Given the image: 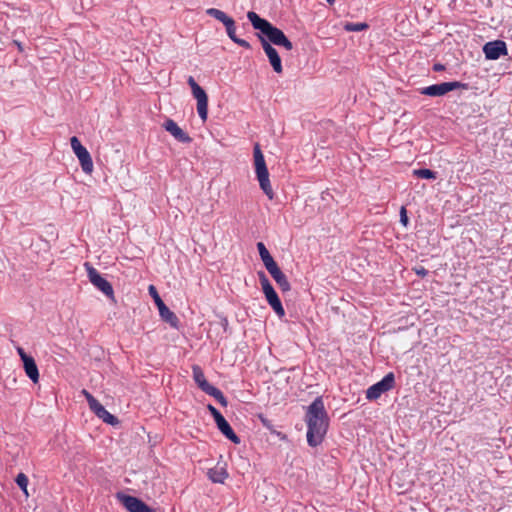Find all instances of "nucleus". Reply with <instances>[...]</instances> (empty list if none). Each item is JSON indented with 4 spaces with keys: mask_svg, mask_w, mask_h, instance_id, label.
Returning <instances> with one entry per match:
<instances>
[{
    "mask_svg": "<svg viewBox=\"0 0 512 512\" xmlns=\"http://www.w3.org/2000/svg\"><path fill=\"white\" fill-rule=\"evenodd\" d=\"M261 46L267 55L269 62L275 73L281 74L283 72L281 58L277 50L267 41V39L259 35Z\"/></svg>",
    "mask_w": 512,
    "mask_h": 512,
    "instance_id": "nucleus-13",
    "label": "nucleus"
},
{
    "mask_svg": "<svg viewBox=\"0 0 512 512\" xmlns=\"http://www.w3.org/2000/svg\"><path fill=\"white\" fill-rule=\"evenodd\" d=\"M274 281L277 283L282 292H288L291 290L290 283L286 275L281 271L278 265L267 270Z\"/></svg>",
    "mask_w": 512,
    "mask_h": 512,
    "instance_id": "nucleus-16",
    "label": "nucleus"
},
{
    "mask_svg": "<svg viewBox=\"0 0 512 512\" xmlns=\"http://www.w3.org/2000/svg\"><path fill=\"white\" fill-rule=\"evenodd\" d=\"M82 394L85 396L91 411H93L100 404V402L87 390H82Z\"/></svg>",
    "mask_w": 512,
    "mask_h": 512,
    "instance_id": "nucleus-31",
    "label": "nucleus"
},
{
    "mask_svg": "<svg viewBox=\"0 0 512 512\" xmlns=\"http://www.w3.org/2000/svg\"><path fill=\"white\" fill-rule=\"evenodd\" d=\"M395 378L392 372L388 373L383 379L374 385L370 386L366 391V398L368 400H376L383 393L391 390L394 386Z\"/></svg>",
    "mask_w": 512,
    "mask_h": 512,
    "instance_id": "nucleus-11",
    "label": "nucleus"
},
{
    "mask_svg": "<svg viewBox=\"0 0 512 512\" xmlns=\"http://www.w3.org/2000/svg\"><path fill=\"white\" fill-rule=\"evenodd\" d=\"M247 17L251 22L254 29L260 30L262 34H264L267 38V41L276 46H282L287 51H291L293 49L292 42L286 37L284 32L273 26L269 21L259 17V15L253 11L247 13Z\"/></svg>",
    "mask_w": 512,
    "mask_h": 512,
    "instance_id": "nucleus-2",
    "label": "nucleus"
},
{
    "mask_svg": "<svg viewBox=\"0 0 512 512\" xmlns=\"http://www.w3.org/2000/svg\"><path fill=\"white\" fill-rule=\"evenodd\" d=\"M367 28H368V24L362 23V22H359V23L347 22L344 25V29L348 32H360V31L366 30Z\"/></svg>",
    "mask_w": 512,
    "mask_h": 512,
    "instance_id": "nucleus-28",
    "label": "nucleus"
},
{
    "mask_svg": "<svg viewBox=\"0 0 512 512\" xmlns=\"http://www.w3.org/2000/svg\"><path fill=\"white\" fill-rule=\"evenodd\" d=\"M207 15L217 19L218 21L222 22L224 25L228 23L232 18L226 15L223 11L217 9V8H209L206 10Z\"/></svg>",
    "mask_w": 512,
    "mask_h": 512,
    "instance_id": "nucleus-24",
    "label": "nucleus"
},
{
    "mask_svg": "<svg viewBox=\"0 0 512 512\" xmlns=\"http://www.w3.org/2000/svg\"><path fill=\"white\" fill-rule=\"evenodd\" d=\"M413 174L417 176L418 178L422 179H436V172L430 170V169H416L413 171Z\"/></svg>",
    "mask_w": 512,
    "mask_h": 512,
    "instance_id": "nucleus-27",
    "label": "nucleus"
},
{
    "mask_svg": "<svg viewBox=\"0 0 512 512\" xmlns=\"http://www.w3.org/2000/svg\"><path fill=\"white\" fill-rule=\"evenodd\" d=\"M84 267L89 281L108 298L114 300V290L110 282L101 276V274L89 263L85 262Z\"/></svg>",
    "mask_w": 512,
    "mask_h": 512,
    "instance_id": "nucleus-8",
    "label": "nucleus"
},
{
    "mask_svg": "<svg viewBox=\"0 0 512 512\" xmlns=\"http://www.w3.org/2000/svg\"><path fill=\"white\" fill-rule=\"evenodd\" d=\"M400 221L404 226H406L408 224L407 211L404 206H402L401 210H400Z\"/></svg>",
    "mask_w": 512,
    "mask_h": 512,
    "instance_id": "nucleus-35",
    "label": "nucleus"
},
{
    "mask_svg": "<svg viewBox=\"0 0 512 512\" xmlns=\"http://www.w3.org/2000/svg\"><path fill=\"white\" fill-rule=\"evenodd\" d=\"M208 408H209L211 414L213 415L216 423H218L219 421L224 419L223 415L214 406L209 405Z\"/></svg>",
    "mask_w": 512,
    "mask_h": 512,
    "instance_id": "nucleus-34",
    "label": "nucleus"
},
{
    "mask_svg": "<svg viewBox=\"0 0 512 512\" xmlns=\"http://www.w3.org/2000/svg\"><path fill=\"white\" fill-rule=\"evenodd\" d=\"M164 129L169 132L176 140H178L181 143H190L192 141V138L184 132L178 124L172 120L167 119L163 124Z\"/></svg>",
    "mask_w": 512,
    "mask_h": 512,
    "instance_id": "nucleus-15",
    "label": "nucleus"
},
{
    "mask_svg": "<svg viewBox=\"0 0 512 512\" xmlns=\"http://www.w3.org/2000/svg\"><path fill=\"white\" fill-rule=\"evenodd\" d=\"M259 278L267 302L279 317H283L285 310L273 286L263 272L259 273Z\"/></svg>",
    "mask_w": 512,
    "mask_h": 512,
    "instance_id": "nucleus-7",
    "label": "nucleus"
},
{
    "mask_svg": "<svg viewBox=\"0 0 512 512\" xmlns=\"http://www.w3.org/2000/svg\"><path fill=\"white\" fill-rule=\"evenodd\" d=\"M80 166L84 173L91 174L93 172V161L88 150L77 156Z\"/></svg>",
    "mask_w": 512,
    "mask_h": 512,
    "instance_id": "nucleus-23",
    "label": "nucleus"
},
{
    "mask_svg": "<svg viewBox=\"0 0 512 512\" xmlns=\"http://www.w3.org/2000/svg\"><path fill=\"white\" fill-rule=\"evenodd\" d=\"M17 353L19 354L21 360L24 362V359H29L31 356L27 355L22 347L17 348Z\"/></svg>",
    "mask_w": 512,
    "mask_h": 512,
    "instance_id": "nucleus-38",
    "label": "nucleus"
},
{
    "mask_svg": "<svg viewBox=\"0 0 512 512\" xmlns=\"http://www.w3.org/2000/svg\"><path fill=\"white\" fill-rule=\"evenodd\" d=\"M307 442L311 447L320 445L327 433L329 417L321 397H317L307 408Z\"/></svg>",
    "mask_w": 512,
    "mask_h": 512,
    "instance_id": "nucleus-1",
    "label": "nucleus"
},
{
    "mask_svg": "<svg viewBox=\"0 0 512 512\" xmlns=\"http://www.w3.org/2000/svg\"><path fill=\"white\" fill-rule=\"evenodd\" d=\"M92 412L107 424L116 425L119 422L117 417L108 412L101 403Z\"/></svg>",
    "mask_w": 512,
    "mask_h": 512,
    "instance_id": "nucleus-20",
    "label": "nucleus"
},
{
    "mask_svg": "<svg viewBox=\"0 0 512 512\" xmlns=\"http://www.w3.org/2000/svg\"><path fill=\"white\" fill-rule=\"evenodd\" d=\"M225 28H226V32L229 36V38L234 42V39H237L238 37L236 36V27H235V21L233 19H231L230 21H228V23H226V25H224Z\"/></svg>",
    "mask_w": 512,
    "mask_h": 512,
    "instance_id": "nucleus-33",
    "label": "nucleus"
},
{
    "mask_svg": "<svg viewBox=\"0 0 512 512\" xmlns=\"http://www.w3.org/2000/svg\"><path fill=\"white\" fill-rule=\"evenodd\" d=\"M70 144H71V148H72V150H73V152L75 153L76 156H79L80 154H82L83 152H86V150H87L81 144L80 140L76 136H73L70 139Z\"/></svg>",
    "mask_w": 512,
    "mask_h": 512,
    "instance_id": "nucleus-29",
    "label": "nucleus"
},
{
    "mask_svg": "<svg viewBox=\"0 0 512 512\" xmlns=\"http://www.w3.org/2000/svg\"><path fill=\"white\" fill-rule=\"evenodd\" d=\"M192 375H193L194 381L197 383L198 387L202 391L206 392V391H208L209 387L212 386L206 380L204 372H203L202 368L199 365H193L192 366Z\"/></svg>",
    "mask_w": 512,
    "mask_h": 512,
    "instance_id": "nucleus-17",
    "label": "nucleus"
},
{
    "mask_svg": "<svg viewBox=\"0 0 512 512\" xmlns=\"http://www.w3.org/2000/svg\"><path fill=\"white\" fill-rule=\"evenodd\" d=\"M82 394L85 396L91 411H93L100 404V402L87 390H82Z\"/></svg>",
    "mask_w": 512,
    "mask_h": 512,
    "instance_id": "nucleus-32",
    "label": "nucleus"
},
{
    "mask_svg": "<svg viewBox=\"0 0 512 512\" xmlns=\"http://www.w3.org/2000/svg\"><path fill=\"white\" fill-rule=\"evenodd\" d=\"M247 17L251 22L254 29L260 30L262 34H264L267 38V41L276 46H282L287 51H291L293 49L292 42L286 37L284 32L273 26L269 21L259 17V15L253 11L247 13Z\"/></svg>",
    "mask_w": 512,
    "mask_h": 512,
    "instance_id": "nucleus-3",
    "label": "nucleus"
},
{
    "mask_svg": "<svg viewBox=\"0 0 512 512\" xmlns=\"http://www.w3.org/2000/svg\"><path fill=\"white\" fill-rule=\"evenodd\" d=\"M187 83L191 88V92L193 97L197 101V112L199 117L203 122L207 120L208 117V96L205 90L198 85L195 79L192 76H189L187 79Z\"/></svg>",
    "mask_w": 512,
    "mask_h": 512,
    "instance_id": "nucleus-6",
    "label": "nucleus"
},
{
    "mask_svg": "<svg viewBox=\"0 0 512 512\" xmlns=\"http://www.w3.org/2000/svg\"><path fill=\"white\" fill-rule=\"evenodd\" d=\"M247 17L251 22L254 29L260 30L262 34H264L267 38V41L276 46H282L287 51H291L293 49L292 42L286 37L284 32L273 26L269 21L259 17V15L253 11L247 13Z\"/></svg>",
    "mask_w": 512,
    "mask_h": 512,
    "instance_id": "nucleus-4",
    "label": "nucleus"
},
{
    "mask_svg": "<svg viewBox=\"0 0 512 512\" xmlns=\"http://www.w3.org/2000/svg\"><path fill=\"white\" fill-rule=\"evenodd\" d=\"M254 166L257 180L259 181L260 188L263 190L265 195L272 200L274 198V191L272 189L269 172L266 166L264 155L260 149L259 144H255L254 150Z\"/></svg>",
    "mask_w": 512,
    "mask_h": 512,
    "instance_id": "nucleus-5",
    "label": "nucleus"
},
{
    "mask_svg": "<svg viewBox=\"0 0 512 512\" xmlns=\"http://www.w3.org/2000/svg\"><path fill=\"white\" fill-rule=\"evenodd\" d=\"M413 271L420 277H425L428 274V270L423 266L414 267Z\"/></svg>",
    "mask_w": 512,
    "mask_h": 512,
    "instance_id": "nucleus-36",
    "label": "nucleus"
},
{
    "mask_svg": "<svg viewBox=\"0 0 512 512\" xmlns=\"http://www.w3.org/2000/svg\"><path fill=\"white\" fill-rule=\"evenodd\" d=\"M207 475L213 483H224L228 478L227 470L220 466L209 469Z\"/></svg>",
    "mask_w": 512,
    "mask_h": 512,
    "instance_id": "nucleus-21",
    "label": "nucleus"
},
{
    "mask_svg": "<svg viewBox=\"0 0 512 512\" xmlns=\"http://www.w3.org/2000/svg\"><path fill=\"white\" fill-rule=\"evenodd\" d=\"M468 85L466 83H462L459 81L453 82H443L439 84L430 85L421 89L420 93L422 95H427L431 97H438L447 94L450 91L456 89H467Z\"/></svg>",
    "mask_w": 512,
    "mask_h": 512,
    "instance_id": "nucleus-9",
    "label": "nucleus"
},
{
    "mask_svg": "<svg viewBox=\"0 0 512 512\" xmlns=\"http://www.w3.org/2000/svg\"><path fill=\"white\" fill-rule=\"evenodd\" d=\"M205 393L214 397L222 405L227 404L226 398L224 397L223 393L215 386L212 385L211 387H209L208 391H206Z\"/></svg>",
    "mask_w": 512,
    "mask_h": 512,
    "instance_id": "nucleus-25",
    "label": "nucleus"
},
{
    "mask_svg": "<svg viewBox=\"0 0 512 512\" xmlns=\"http://www.w3.org/2000/svg\"><path fill=\"white\" fill-rule=\"evenodd\" d=\"M23 364H24V369H25L26 375L30 378V380L33 383H38L39 371H38V367H37L33 357H31L29 359H24Z\"/></svg>",
    "mask_w": 512,
    "mask_h": 512,
    "instance_id": "nucleus-19",
    "label": "nucleus"
},
{
    "mask_svg": "<svg viewBox=\"0 0 512 512\" xmlns=\"http://www.w3.org/2000/svg\"><path fill=\"white\" fill-rule=\"evenodd\" d=\"M14 43L17 45V47H18L19 51H22V50H23V47H22V45H21V43H20V42H18V41H14Z\"/></svg>",
    "mask_w": 512,
    "mask_h": 512,
    "instance_id": "nucleus-40",
    "label": "nucleus"
},
{
    "mask_svg": "<svg viewBox=\"0 0 512 512\" xmlns=\"http://www.w3.org/2000/svg\"><path fill=\"white\" fill-rule=\"evenodd\" d=\"M258 252L260 255V258L267 270L273 268L274 266L278 265L273 257L270 255L269 251L267 250L266 246L262 242L257 243Z\"/></svg>",
    "mask_w": 512,
    "mask_h": 512,
    "instance_id": "nucleus-18",
    "label": "nucleus"
},
{
    "mask_svg": "<svg viewBox=\"0 0 512 512\" xmlns=\"http://www.w3.org/2000/svg\"><path fill=\"white\" fill-rule=\"evenodd\" d=\"M205 393L214 397L222 405L227 404L226 398L224 397L223 393L215 386L212 385L211 387H209L208 391H206Z\"/></svg>",
    "mask_w": 512,
    "mask_h": 512,
    "instance_id": "nucleus-26",
    "label": "nucleus"
},
{
    "mask_svg": "<svg viewBox=\"0 0 512 512\" xmlns=\"http://www.w3.org/2000/svg\"><path fill=\"white\" fill-rule=\"evenodd\" d=\"M444 69H445V68H444V65H442V64H440V63H436V64H434V66H433V70H434V71H437V72L442 71V70H444Z\"/></svg>",
    "mask_w": 512,
    "mask_h": 512,
    "instance_id": "nucleus-39",
    "label": "nucleus"
},
{
    "mask_svg": "<svg viewBox=\"0 0 512 512\" xmlns=\"http://www.w3.org/2000/svg\"><path fill=\"white\" fill-rule=\"evenodd\" d=\"M335 0H327L328 3L332 4Z\"/></svg>",
    "mask_w": 512,
    "mask_h": 512,
    "instance_id": "nucleus-41",
    "label": "nucleus"
},
{
    "mask_svg": "<svg viewBox=\"0 0 512 512\" xmlns=\"http://www.w3.org/2000/svg\"><path fill=\"white\" fill-rule=\"evenodd\" d=\"M216 424L218 429L222 432L223 435H225L226 438H228L235 444L240 443L239 437L235 434V432L233 431L230 424L226 421L225 418Z\"/></svg>",
    "mask_w": 512,
    "mask_h": 512,
    "instance_id": "nucleus-22",
    "label": "nucleus"
},
{
    "mask_svg": "<svg viewBox=\"0 0 512 512\" xmlns=\"http://www.w3.org/2000/svg\"><path fill=\"white\" fill-rule=\"evenodd\" d=\"M148 291L152 298L154 299L155 304L157 305V308L159 310V314L161 318L169 323L172 327H177L179 323L178 317L175 315L174 312H172L162 301L161 297L159 296L156 288L154 285H150L148 288Z\"/></svg>",
    "mask_w": 512,
    "mask_h": 512,
    "instance_id": "nucleus-10",
    "label": "nucleus"
},
{
    "mask_svg": "<svg viewBox=\"0 0 512 512\" xmlns=\"http://www.w3.org/2000/svg\"><path fill=\"white\" fill-rule=\"evenodd\" d=\"M234 43H236L239 46H241L243 48H246V49H250L251 48V45L249 44V42L244 40V39H241V38L234 39Z\"/></svg>",
    "mask_w": 512,
    "mask_h": 512,
    "instance_id": "nucleus-37",
    "label": "nucleus"
},
{
    "mask_svg": "<svg viewBox=\"0 0 512 512\" xmlns=\"http://www.w3.org/2000/svg\"><path fill=\"white\" fill-rule=\"evenodd\" d=\"M28 477L24 473H19L16 477V483L21 488L26 496H28L27 486H28Z\"/></svg>",
    "mask_w": 512,
    "mask_h": 512,
    "instance_id": "nucleus-30",
    "label": "nucleus"
},
{
    "mask_svg": "<svg viewBox=\"0 0 512 512\" xmlns=\"http://www.w3.org/2000/svg\"><path fill=\"white\" fill-rule=\"evenodd\" d=\"M117 498L129 512H155L137 497L118 493Z\"/></svg>",
    "mask_w": 512,
    "mask_h": 512,
    "instance_id": "nucleus-12",
    "label": "nucleus"
},
{
    "mask_svg": "<svg viewBox=\"0 0 512 512\" xmlns=\"http://www.w3.org/2000/svg\"><path fill=\"white\" fill-rule=\"evenodd\" d=\"M483 53L488 60H497L508 54L507 45L502 40L487 42L483 46Z\"/></svg>",
    "mask_w": 512,
    "mask_h": 512,
    "instance_id": "nucleus-14",
    "label": "nucleus"
}]
</instances>
